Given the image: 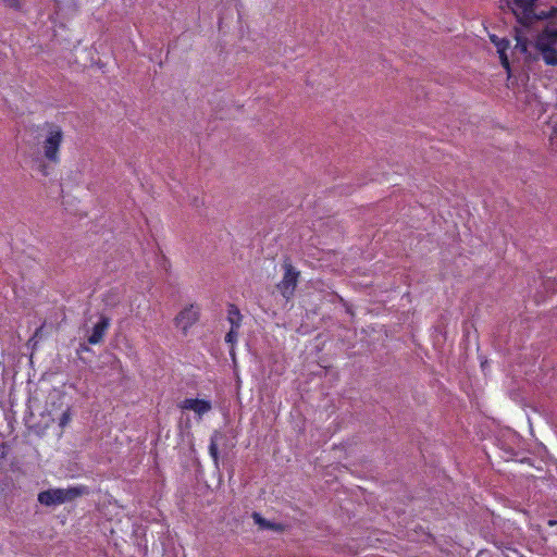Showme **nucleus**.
Wrapping results in <instances>:
<instances>
[{
	"label": "nucleus",
	"instance_id": "1a4fd4ad",
	"mask_svg": "<svg viewBox=\"0 0 557 557\" xmlns=\"http://www.w3.org/2000/svg\"><path fill=\"white\" fill-rule=\"evenodd\" d=\"M227 321L232 329H240L243 315L238 307L234 304L227 305Z\"/></svg>",
	"mask_w": 557,
	"mask_h": 557
},
{
	"label": "nucleus",
	"instance_id": "39448f33",
	"mask_svg": "<svg viewBox=\"0 0 557 557\" xmlns=\"http://www.w3.org/2000/svg\"><path fill=\"white\" fill-rule=\"evenodd\" d=\"M284 274L282 280L276 284V288L286 301L294 297L300 272L292 264L289 260H285L282 264Z\"/></svg>",
	"mask_w": 557,
	"mask_h": 557
},
{
	"label": "nucleus",
	"instance_id": "a211bd4d",
	"mask_svg": "<svg viewBox=\"0 0 557 557\" xmlns=\"http://www.w3.org/2000/svg\"><path fill=\"white\" fill-rule=\"evenodd\" d=\"M38 171L44 175V176H48L49 175V169H48V165L44 162H40L39 165H38Z\"/></svg>",
	"mask_w": 557,
	"mask_h": 557
},
{
	"label": "nucleus",
	"instance_id": "6ab92c4d",
	"mask_svg": "<svg viewBox=\"0 0 557 557\" xmlns=\"http://www.w3.org/2000/svg\"><path fill=\"white\" fill-rule=\"evenodd\" d=\"M82 350H88L87 346L82 345Z\"/></svg>",
	"mask_w": 557,
	"mask_h": 557
},
{
	"label": "nucleus",
	"instance_id": "2eb2a0df",
	"mask_svg": "<svg viewBox=\"0 0 557 557\" xmlns=\"http://www.w3.org/2000/svg\"><path fill=\"white\" fill-rule=\"evenodd\" d=\"M499 55L502 66L509 73L510 72V62L507 55V50H500L497 52Z\"/></svg>",
	"mask_w": 557,
	"mask_h": 557
},
{
	"label": "nucleus",
	"instance_id": "423d86ee",
	"mask_svg": "<svg viewBox=\"0 0 557 557\" xmlns=\"http://www.w3.org/2000/svg\"><path fill=\"white\" fill-rule=\"evenodd\" d=\"M200 318V308L197 305L190 304L184 307L174 318V324L187 335L189 329L194 326Z\"/></svg>",
	"mask_w": 557,
	"mask_h": 557
},
{
	"label": "nucleus",
	"instance_id": "f03ea898",
	"mask_svg": "<svg viewBox=\"0 0 557 557\" xmlns=\"http://www.w3.org/2000/svg\"><path fill=\"white\" fill-rule=\"evenodd\" d=\"M534 48L546 65L557 66V24L547 23L537 34Z\"/></svg>",
	"mask_w": 557,
	"mask_h": 557
},
{
	"label": "nucleus",
	"instance_id": "20e7f679",
	"mask_svg": "<svg viewBox=\"0 0 557 557\" xmlns=\"http://www.w3.org/2000/svg\"><path fill=\"white\" fill-rule=\"evenodd\" d=\"M83 494V487L49 488L38 494V502L45 506H57L71 502Z\"/></svg>",
	"mask_w": 557,
	"mask_h": 557
},
{
	"label": "nucleus",
	"instance_id": "9d476101",
	"mask_svg": "<svg viewBox=\"0 0 557 557\" xmlns=\"http://www.w3.org/2000/svg\"><path fill=\"white\" fill-rule=\"evenodd\" d=\"M252 519H253L255 523L258 524L259 528H261V529L273 530V531H277V532H281L284 530V527L282 524L269 521V520L264 519L258 512L252 513Z\"/></svg>",
	"mask_w": 557,
	"mask_h": 557
},
{
	"label": "nucleus",
	"instance_id": "4468645a",
	"mask_svg": "<svg viewBox=\"0 0 557 557\" xmlns=\"http://www.w3.org/2000/svg\"><path fill=\"white\" fill-rule=\"evenodd\" d=\"M72 420L71 409L67 408L59 419V425L61 429H64Z\"/></svg>",
	"mask_w": 557,
	"mask_h": 557
},
{
	"label": "nucleus",
	"instance_id": "aec40b11",
	"mask_svg": "<svg viewBox=\"0 0 557 557\" xmlns=\"http://www.w3.org/2000/svg\"><path fill=\"white\" fill-rule=\"evenodd\" d=\"M548 523H549V525H554L556 522L550 520Z\"/></svg>",
	"mask_w": 557,
	"mask_h": 557
},
{
	"label": "nucleus",
	"instance_id": "f257e3e1",
	"mask_svg": "<svg viewBox=\"0 0 557 557\" xmlns=\"http://www.w3.org/2000/svg\"><path fill=\"white\" fill-rule=\"evenodd\" d=\"M38 138L44 158L53 165L59 164L61 162V146L64 140L62 127L55 123L46 122Z\"/></svg>",
	"mask_w": 557,
	"mask_h": 557
},
{
	"label": "nucleus",
	"instance_id": "f8f14e48",
	"mask_svg": "<svg viewBox=\"0 0 557 557\" xmlns=\"http://www.w3.org/2000/svg\"><path fill=\"white\" fill-rule=\"evenodd\" d=\"M499 549L503 557H524L520 552L511 546H504Z\"/></svg>",
	"mask_w": 557,
	"mask_h": 557
},
{
	"label": "nucleus",
	"instance_id": "ddd939ff",
	"mask_svg": "<svg viewBox=\"0 0 557 557\" xmlns=\"http://www.w3.org/2000/svg\"><path fill=\"white\" fill-rule=\"evenodd\" d=\"M209 454L212 457V459L214 460V462L218 463L219 449H218V444H216L214 437H211L210 445H209Z\"/></svg>",
	"mask_w": 557,
	"mask_h": 557
},
{
	"label": "nucleus",
	"instance_id": "4be33fe9",
	"mask_svg": "<svg viewBox=\"0 0 557 557\" xmlns=\"http://www.w3.org/2000/svg\"><path fill=\"white\" fill-rule=\"evenodd\" d=\"M3 457H4V454L2 453V454L0 455V459H1V458H3Z\"/></svg>",
	"mask_w": 557,
	"mask_h": 557
},
{
	"label": "nucleus",
	"instance_id": "9b49d317",
	"mask_svg": "<svg viewBox=\"0 0 557 557\" xmlns=\"http://www.w3.org/2000/svg\"><path fill=\"white\" fill-rule=\"evenodd\" d=\"M490 39L495 45V47L497 48V52L500 51V50H508L509 47H510V42L506 38H499L496 35H491Z\"/></svg>",
	"mask_w": 557,
	"mask_h": 557
},
{
	"label": "nucleus",
	"instance_id": "0eeeda50",
	"mask_svg": "<svg viewBox=\"0 0 557 557\" xmlns=\"http://www.w3.org/2000/svg\"><path fill=\"white\" fill-rule=\"evenodd\" d=\"M177 406L182 410H191L199 417H202L212 409V405L209 400L199 398H186Z\"/></svg>",
	"mask_w": 557,
	"mask_h": 557
},
{
	"label": "nucleus",
	"instance_id": "f3484780",
	"mask_svg": "<svg viewBox=\"0 0 557 557\" xmlns=\"http://www.w3.org/2000/svg\"><path fill=\"white\" fill-rule=\"evenodd\" d=\"M5 7L13 10H21L23 7L22 0H0Z\"/></svg>",
	"mask_w": 557,
	"mask_h": 557
},
{
	"label": "nucleus",
	"instance_id": "6e6552de",
	"mask_svg": "<svg viewBox=\"0 0 557 557\" xmlns=\"http://www.w3.org/2000/svg\"><path fill=\"white\" fill-rule=\"evenodd\" d=\"M110 326V319L102 315L100 320L94 325L91 334L88 336L90 345H97L102 342L108 329Z\"/></svg>",
	"mask_w": 557,
	"mask_h": 557
},
{
	"label": "nucleus",
	"instance_id": "412c9836",
	"mask_svg": "<svg viewBox=\"0 0 557 557\" xmlns=\"http://www.w3.org/2000/svg\"><path fill=\"white\" fill-rule=\"evenodd\" d=\"M41 329H37L36 332H35V335H38V333L40 332Z\"/></svg>",
	"mask_w": 557,
	"mask_h": 557
},
{
	"label": "nucleus",
	"instance_id": "7ed1b4c3",
	"mask_svg": "<svg viewBox=\"0 0 557 557\" xmlns=\"http://www.w3.org/2000/svg\"><path fill=\"white\" fill-rule=\"evenodd\" d=\"M537 0H500V8H508L522 25L531 24L535 18H546L557 13V8H552L549 14L535 13Z\"/></svg>",
	"mask_w": 557,
	"mask_h": 557
},
{
	"label": "nucleus",
	"instance_id": "dca6fc26",
	"mask_svg": "<svg viewBox=\"0 0 557 557\" xmlns=\"http://www.w3.org/2000/svg\"><path fill=\"white\" fill-rule=\"evenodd\" d=\"M239 329H230V331L225 335V342L227 344L234 345L237 342Z\"/></svg>",
	"mask_w": 557,
	"mask_h": 557
}]
</instances>
